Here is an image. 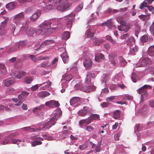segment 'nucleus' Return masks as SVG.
Wrapping results in <instances>:
<instances>
[{
    "mask_svg": "<svg viewBox=\"0 0 154 154\" xmlns=\"http://www.w3.org/2000/svg\"><path fill=\"white\" fill-rule=\"evenodd\" d=\"M67 2L66 0H63V2H59L60 5L61 6H63L65 8V11L67 10V6L66 5Z\"/></svg>",
    "mask_w": 154,
    "mask_h": 154,
    "instance_id": "8fccbe9b",
    "label": "nucleus"
},
{
    "mask_svg": "<svg viewBox=\"0 0 154 154\" xmlns=\"http://www.w3.org/2000/svg\"><path fill=\"white\" fill-rule=\"evenodd\" d=\"M20 30L21 31L26 30V34L28 36H34L36 35L42 34V33H38V31H41V28H38L35 29L34 28L30 26H28L26 22L23 23L22 26H20Z\"/></svg>",
    "mask_w": 154,
    "mask_h": 154,
    "instance_id": "20e7f679",
    "label": "nucleus"
},
{
    "mask_svg": "<svg viewBox=\"0 0 154 154\" xmlns=\"http://www.w3.org/2000/svg\"><path fill=\"white\" fill-rule=\"evenodd\" d=\"M154 1V0H145L140 4L139 6L140 8L142 9L144 7H147V3L148 4H151Z\"/></svg>",
    "mask_w": 154,
    "mask_h": 154,
    "instance_id": "b1692460",
    "label": "nucleus"
},
{
    "mask_svg": "<svg viewBox=\"0 0 154 154\" xmlns=\"http://www.w3.org/2000/svg\"><path fill=\"white\" fill-rule=\"evenodd\" d=\"M89 119L88 117L87 119L81 120L79 122V125L82 128L83 126H85L90 124L91 122Z\"/></svg>",
    "mask_w": 154,
    "mask_h": 154,
    "instance_id": "412c9836",
    "label": "nucleus"
},
{
    "mask_svg": "<svg viewBox=\"0 0 154 154\" xmlns=\"http://www.w3.org/2000/svg\"><path fill=\"white\" fill-rule=\"evenodd\" d=\"M10 142L8 137H5L1 142V144L2 145H6L8 144Z\"/></svg>",
    "mask_w": 154,
    "mask_h": 154,
    "instance_id": "a18cd8bd",
    "label": "nucleus"
},
{
    "mask_svg": "<svg viewBox=\"0 0 154 154\" xmlns=\"http://www.w3.org/2000/svg\"><path fill=\"white\" fill-rule=\"evenodd\" d=\"M141 29V26L139 24H137L135 25V34L137 37L139 32Z\"/></svg>",
    "mask_w": 154,
    "mask_h": 154,
    "instance_id": "473e14b6",
    "label": "nucleus"
},
{
    "mask_svg": "<svg viewBox=\"0 0 154 154\" xmlns=\"http://www.w3.org/2000/svg\"><path fill=\"white\" fill-rule=\"evenodd\" d=\"M131 79L133 82H136L137 81V77L135 73H133L131 76Z\"/></svg>",
    "mask_w": 154,
    "mask_h": 154,
    "instance_id": "e2e57ef3",
    "label": "nucleus"
},
{
    "mask_svg": "<svg viewBox=\"0 0 154 154\" xmlns=\"http://www.w3.org/2000/svg\"><path fill=\"white\" fill-rule=\"evenodd\" d=\"M18 48L17 47V46L16 45L10 48L8 51L9 52H12L15 51Z\"/></svg>",
    "mask_w": 154,
    "mask_h": 154,
    "instance_id": "052dcab7",
    "label": "nucleus"
},
{
    "mask_svg": "<svg viewBox=\"0 0 154 154\" xmlns=\"http://www.w3.org/2000/svg\"><path fill=\"white\" fill-rule=\"evenodd\" d=\"M53 42V41L52 40H46L43 42L40 45V46L36 50H38L42 47L46 46Z\"/></svg>",
    "mask_w": 154,
    "mask_h": 154,
    "instance_id": "bb28decb",
    "label": "nucleus"
},
{
    "mask_svg": "<svg viewBox=\"0 0 154 154\" xmlns=\"http://www.w3.org/2000/svg\"><path fill=\"white\" fill-rule=\"evenodd\" d=\"M62 113V112L60 109L58 108L55 110L53 112L54 116L55 118H57V119L60 116Z\"/></svg>",
    "mask_w": 154,
    "mask_h": 154,
    "instance_id": "393cba45",
    "label": "nucleus"
},
{
    "mask_svg": "<svg viewBox=\"0 0 154 154\" xmlns=\"http://www.w3.org/2000/svg\"><path fill=\"white\" fill-rule=\"evenodd\" d=\"M85 35L87 37H91L94 36V33L93 32L91 33L90 30L88 29L86 32Z\"/></svg>",
    "mask_w": 154,
    "mask_h": 154,
    "instance_id": "bf43d9fd",
    "label": "nucleus"
},
{
    "mask_svg": "<svg viewBox=\"0 0 154 154\" xmlns=\"http://www.w3.org/2000/svg\"><path fill=\"white\" fill-rule=\"evenodd\" d=\"M16 27L14 24H11L10 27V29L11 30V32L13 34H14V32L15 30Z\"/></svg>",
    "mask_w": 154,
    "mask_h": 154,
    "instance_id": "0e129e2a",
    "label": "nucleus"
},
{
    "mask_svg": "<svg viewBox=\"0 0 154 154\" xmlns=\"http://www.w3.org/2000/svg\"><path fill=\"white\" fill-rule=\"evenodd\" d=\"M44 105H41L38 106L34 108L33 110V112H37L40 110L41 109L44 108Z\"/></svg>",
    "mask_w": 154,
    "mask_h": 154,
    "instance_id": "c03bdc74",
    "label": "nucleus"
},
{
    "mask_svg": "<svg viewBox=\"0 0 154 154\" xmlns=\"http://www.w3.org/2000/svg\"><path fill=\"white\" fill-rule=\"evenodd\" d=\"M43 138L38 137L37 136L32 135L30 137V139L32 140H36L32 141L31 142L32 146H35L37 145H40L42 144V142L40 140H43L44 139L48 140H57L58 138V135L56 134H53L52 136H50L47 133H45L42 135Z\"/></svg>",
    "mask_w": 154,
    "mask_h": 154,
    "instance_id": "f257e3e1",
    "label": "nucleus"
},
{
    "mask_svg": "<svg viewBox=\"0 0 154 154\" xmlns=\"http://www.w3.org/2000/svg\"><path fill=\"white\" fill-rule=\"evenodd\" d=\"M72 75L69 74L65 75L63 78V79L68 82L72 79Z\"/></svg>",
    "mask_w": 154,
    "mask_h": 154,
    "instance_id": "de8ad7c7",
    "label": "nucleus"
},
{
    "mask_svg": "<svg viewBox=\"0 0 154 154\" xmlns=\"http://www.w3.org/2000/svg\"><path fill=\"white\" fill-rule=\"evenodd\" d=\"M129 37V35L128 34V33H126L122 35L120 37V38L122 39H127Z\"/></svg>",
    "mask_w": 154,
    "mask_h": 154,
    "instance_id": "774afa93",
    "label": "nucleus"
},
{
    "mask_svg": "<svg viewBox=\"0 0 154 154\" xmlns=\"http://www.w3.org/2000/svg\"><path fill=\"white\" fill-rule=\"evenodd\" d=\"M6 26H3L1 25L0 26V35H4L6 32V29H5Z\"/></svg>",
    "mask_w": 154,
    "mask_h": 154,
    "instance_id": "37998d69",
    "label": "nucleus"
},
{
    "mask_svg": "<svg viewBox=\"0 0 154 154\" xmlns=\"http://www.w3.org/2000/svg\"><path fill=\"white\" fill-rule=\"evenodd\" d=\"M142 59H140L139 61V62L137 63L136 65V67H143L146 65V64L142 63Z\"/></svg>",
    "mask_w": 154,
    "mask_h": 154,
    "instance_id": "3c124183",
    "label": "nucleus"
},
{
    "mask_svg": "<svg viewBox=\"0 0 154 154\" xmlns=\"http://www.w3.org/2000/svg\"><path fill=\"white\" fill-rule=\"evenodd\" d=\"M103 40L99 38H96L94 39L92 41L93 45L95 46H98L100 45L103 42Z\"/></svg>",
    "mask_w": 154,
    "mask_h": 154,
    "instance_id": "7c9ffc66",
    "label": "nucleus"
},
{
    "mask_svg": "<svg viewBox=\"0 0 154 154\" xmlns=\"http://www.w3.org/2000/svg\"><path fill=\"white\" fill-rule=\"evenodd\" d=\"M137 46L135 45L130 46V51L132 55L134 54L135 52H137Z\"/></svg>",
    "mask_w": 154,
    "mask_h": 154,
    "instance_id": "72a5a7b5",
    "label": "nucleus"
},
{
    "mask_svg": "<svg viewBox=\"0 0 154 154\" xmlns=\"http://www.w3.org/2000/svg\"><path fill=\"white\" fill-rule=\"evenodd\" d=\"M81 99L78 97H74L72 98L70 101V104L71 105L74 107L80 105L81 102Z\"/></svg>",
    "mask_w": 154,
    "mask_h": 154,
    "instance_id": "ddd939ff",
    "label": "nucleus"
},
{
    "mask_svg": "<svg viewBox=\"0 0 154 154\" xmlns=\"http://www.w3.org/2000/svg\"><path fill=\"white\" fill-rule=\"evenodd\" d=\"M113 117L116 119H119L120 117V114L119 110H116L114 112L113 114Z\"/></svg>",
    "mask_w": 154,
    "mask_h": 154,
    "instance_id": "4c0bfd02",
    "label": "nucleus"
},
{
    "mask_svg": "<svg viewBox=\"0 0 154 154\" xmlns=\"http://www.w3.org/2000/svg\"><path fill=\"white\" fill-rule=\"evenodd\" d=\"M24 17V14L23 12L20 13L13 17V21L16 26H22V20Z\"/></svg>",
    "mask_w": 154,
    "mask_h": 154,
    "instance_id": "0eeeda50",
    "label": "nucleus"
},
{
    "mask_svg": "<svg viewBox=\"0 0 154 154\" xmlns=\"http://www.w3.org/2000/svg\"><path fill=\"white\" fill-rule=\"evenodd\" d=\"M105 39L109 41L113 45H115L116 43V41L113 40L112 38L111 37L110 35H106L105 37Z\"/></svg>",
    "mask_w": 154,
    "mask_h": 154,
    "instance_id": "a19ab883",
    "label": "nucleus"
},
{
    "mask_svg": "<svg viewBox=\"0 0 154 154\" xmlns=\"http://www.w3.org/2000/svg\"><path fill=\"white\" fill-rule=\"evenodd\" d=\"M58 60V58L57 57L55 58L53 60L52 62V67L55 68L56 67L57 65V62Z\"/></svg>",
    "mask_w": 154,
    "mask_h": 154,
    "instance_id": "6e6d98bb",
    "label": "nucleus"
},
{
    "mask_svg": "<svg viewBox=\"0 0 154 154\" xmlns=\"http://www.w3.org/2000/svg\"><path fill=\"white\" fill-rule=\"evenodd\" d=\"M57 119V118L56 119L54 117H53L49 121L46 123L44 124L42 123L39 124L38 126L39 128H37L36 130H45L48 129L55 124Z\"/></svg>",
    "mask_w": 154,
    "mask_h": 154,
    "instance_id": "423d86ee",
    "label": "nucleus"
},
{
    "mask_svg": "<svg viewBox=\"0 0 154 154\" xmlns=\"http://www.w3.org/2000/svg\"><path fill=\"white\" fill-rule=\"evenodd\" d=\"M41 11L40 10H37L30 18V20L32 22L36 21L41 14Z\"/></svg>",
    "mask_w": 154,
    "mask_h": 154,
    "instance_id": "a211bd4d",
    "label": "nucleus"
},
{
    "mask_svg": "<svg viewBox=\"0 0 154 154\" xmlns=\"http://www.w3.org/2000/svg\"><path fill=\"white\" fill-rule=\"evenodd\" d=\"M29 93L26 91H23L18 96L19 101L18 103L15 104V106H20L22 103L25 100V98L29 94Z\"/></svg>",
    "mask_w": 154,
    "mask_h": 154,
    "instance_id": "1a4fd4ad",
    "label": "nucleus"
},
{
    "mask_svg": "<svg viewBox=\"0 0 154 154\" xmlns=\"http://www.w3.org/2000/svg\"><path fill=\"white\" fill-rule=\"evenodd\" d=\"M59 51L63 52L62 54H61L60 56L63 62L64 63H67L69 60V57L66 51V49L63 47H61L59 49Z\"/></svg>",
    "mask_w": 154,
    "mask_h": 154,
    "instance_id": "9d476101",
    "label": "nucleus"
},
{
    "mask_svg": "<svg viewBox=\"0 0 154 154\" xmlns=\"http://www.w3.org/2000/svg\"><path fill=\"white\" fill-rule=\"evenodd\" d=\"M53 42V41L52 40H46L43 42L40 45V46L36 50H38L42 47L46 46Z\"/></svg>",
    "mask_w": 154,
    "mask_h": 154,
    "instance_id": "a878e982",
    "label": "nucleus"
},
{
    "mask_svg": "<svg viewBox=\"0 0 154 154\" xmlns=\"http://www.w3.org/2000/svg\"><path fill=\"white\" fill-rule=\"evenodd\" d=\"M123 74L122 73H121L117 74H116L115 76L114 81L116 82V81L121 80L123 78Z\"/></svg>",
    "mask_w": 154,
    "mask_h": 154,
    "instance_id": "58836bf2",
    "label": "nucleus"
},
{
    "mask_svg": "<svg viewBox=\"0 0 154 154\" xmlns=\"http://www.w3.org/2000/svg\"><path fill=\"white\" fill-rule=\"evenodd\" d=\"M61 82L62 88H66L68 86V82L63 79L61 80Z\"/></svg>",
    "mask_w": 154,
    "mask_h": 154,
    "instance_id": "09e8293b",
    "label": "nucleus"
},
{
    "mask_svg": "<svg viewBox=\"0 0 154 154\" xmlns=\"http://www.w3.org/2000/svg\"><path fill=\"white\" fill-rule=\"evenodd\" d=\"M16 3L14 2H11L6 5V7L9 10H12L16 6Z\"/></svg>",
    "mask_w": 154,
    "mask_h": 154,
    "instance_id": "c85d7f7f",
    "label": "nucleus"
},
{
    "mask_svg": "<svg viewBox=\"0 0 154 154\" xmlns=\"http://www.w3.org/2000/svg\"><path fill=\"white\" fill-rule=\"evenodd\" d=\"M91 109L87 106L84 107L83 108L79 111L78 113L81 116H84L89 113L91 112Z\"/></svg>",
    "mask_w": 154,
    "mask_h": 154,
    "instance_id": "f8f14e48",
    "label": "nucleus"
},
{
    "mask_svg": "<svg viewBox=\"0 0 154 154\" xmlns=\"http://www.w3.org/2000/svg\"><path fill=\"white\" fill-rule=\"evenodd\" d=\"M75 16V14L71 13L65 18V21L66 23L68 28L70 29L71 27L72 21L73 20Z\"/></svg>",
    "mask_w": 154,
    "mask_h": 154,
    "instance_id": "9b49d317",
    "label": "nucleus"
},
{
    "mask_svg": "<svg viewBox=\"0 0 154 154\" xmlns=\"http://www.w3.org/2000/svg\"><path fill=\"white\" fill-rule=\"evenodd\" d=\"M14 82L15 81L12 78L6 79L3 81L4 85L6 87H9L13 85Z\"/></svg>",
    "mask_w": 154,
    "mask_h": 154,
    "instance_id": "6ab92c4d",
    "label": "nucleus"
},
{
    "mask_svg": "<svg viewBox=\"0 0 154 154\" xmlns=\"http://www.w3.org/2000/svg\"><path fill=\"white\" fill-rule=\"evenodd\" d=\"M149 87L150 86L149 85H145L137 90L138 93L141 94L142 97H143V96L146 95L147 94L146 89Z\"/></svg>",
    "mask_w": 154,
    "mask_h": 154,
    "instance_id": "4468645a",
    "label": "nucleus"
},
{
    "mask_svg": "<svg viewBox=\"0 0 154 154\" xmlns=\"http://www.w3.org/2000/svg\"><path fill=\"white\" fill-rule=\"evenodd\" d=\"M88 147V145L86 143H85L84 144L80 145L79 148L80 150H83Z\"/></svg>",
    "mask_w": 154,
    "mask_h": 154,
    "instance_id": "680f3d73",
    "label": "nucleus"
},
{
    "mask_svg": "<svg viewBox=\"0 0 154 154\" xmlns=\"http://www.w3.org/2000/svg\"><path fill=\"white\" fill-rule=\"evenodd\" d=\"M107 11L109 13H116L119 12V11L118 10H112L110 8L108 9Z\"/></svg>",
    "mask_w": 154,
    "mask_h": 154,
    "instance_id": "69168bd1",
    "label": "nucleus"
},
{
    "mask_svg": "<svg viewBox=\"0 0 154 154\" xmlns=\"http://www.w3.org/2000/svg\"><path fill=\"white\" fill-rule=\"evenodd\" d=\"M91 73L90 72H88L86 75V77L85 78V82L86 84H89L91 80Z\"/></svg>",
    "mask_w": 154,
    "mask_h": 154,
    "instance_id": "ea45409f",
    "label": "nucleus"
},
{
    "mask_svg": "<svg viewBox=\"0 0 154 154\" xmlns=\"http://www.w3.org/2000/svg\"><path fill=\"white\" fill-rule=\"evenodd\" d=\"M45 104L47 106L53 108L58 107L60 104L58 101L54 100H51L45 103Z\"/></svg>",
    "mask_w": 154,
    "mask_h": 154,
    "instance_id": "2eb2a0df",
    "label": "nucleus"
},
{
    "mask_svg": "<svg viewBox=\"0 0 154 154\" xmlns=\"http://www.w3.org/2000/svg\"><path fill=\"white\" fill-rule=\"evenodd\" d=\"M81 83L82 81L80 79H75L72 82V85L74 86V88L76 90H80L87 93L92 91H94L96 89L95 87L92 86H85L82 87Z\"/></svg>",
    "mask_w": 154,
    "mask_h": 154,
    "instance_id": "7ed1b4c3",
    "label": "nucleus"
},
{
    "mask_svg": "<svg viewBox=\"0 0 154 154\" xmlns=\"http://www.w3.org/2000/svg\"><path fill=\"white\" fill-rule=\"evenodd\" d=\"M121 25L118 27V30L121 32H126L128 31L131 26L130 24H126L124 21H122L120 22Z\"/></svg>",
    "mask_w": 154,
    "mask_h": 154,
    "instance_id": "6e6552de",
    "label": "nucleus"
},
{
    "mask_svg": "<svg viewBox=\"0 0 154 154\" xmlns=\"http://www.w3.org/2000/svg\"><path fill=\"white\" fill-rule=\"evenodd\" d=\"M26 74V72L22 71L19 72L17 75H16L15 77L17 79H20L23 76L25 75Z\"/></svg>",
    "mask_w": 154,
    "mask_h": 154,
    "instance_id": "e433bc0d",
    "label": "nucleus"
},
{
    "mask_svg": "<svg viewBox=\"0 0 154 154\" xmlns=\"http://www.w3.org/2000/svg\"><path fill=\"white\" fill-rule=\"evenodd\" d=\"M27 43V41L25 40L20 41L19 42L16 43V45L17 46V47L18 48H22V47L24 46Z\"/></svg>",
    "mask_w": 154,
    "mask_h": 154,
    "instance_id": "2f4dec72",
    "label": "nucleus"
},
{
    "mask_svg": "<svg viewBox=\"0 0 154 154\" xmlns=\"http://www.w3.org/2000/svg\"><path fill=\"white\" fill-rule=\"evenodd\" d=\"M119 59L121 66H123L126 64V62L122 57H120Z\"/></svg>",
    "mask_w": 154,
    "mask_h": 154,
    "instance_id": "864d4df0",
    "label": "nucleus"
},
{
    "mask_svg": "<svg viewBox=\"0 0 154 154\" xmlns=\"http://www.w3.org/2000/svg\"><path fill=\"white\" fill-rule=\"evenodd\" d=\"M5 20H4L1 23V25L2 26H6V23L8 22L10 20V19L9 17H3Z\"/></svg>",
    "mask_w": 154,
    "mask_h": 154,
    "instance_id": "49530a36",
    "label": "nucleus"
},
{
    "mask_svg": "<svg viewBox=\"0 0 154 154\" xmlns=\"http://www.w3.org/2000/svg\"><path fill=\"white\" fill-rule=\"evenodd\" d=\"M142 61V63H143L146 64H146L147 63L150 64L152 62V61L150 59L146 57L143 59Z\"/></svg>",
    "mask_w": 154,
    "mask_h": 154,
    "instance_id": "603ef678",
    "label": "nucleus"
},
{
    "mask_svg": "<svg viewBox=\"0 0 154 154\" xmlns=\"http://www.w3.org/2000/svg\"><path fill=\"white\" fill-rule=\"evenodd\" d=\"M70 36V34L69 32H65L61 35V38L65 40H67Z\"/></svg>",
    "mask_w": 154,
    "mask_h": 154,
    "instance_id": "f704fd0d",
    "label": "nucleus"
},
{
    "mask_svg": "<svg viewBox=\"0 0 154 154\" xmlns=\"http://www.w3.org/2000/svg\"><path fill=\"white\" fill-rule=\"evenodd\" d=\"M139 17L143 21H146L148 20L150 17L148 15H141L139 16Z\"/></svg>",
    "mask_w": 154,
    "mask_h": 154,
    "instance_id": "79ce46f5",
    "label": "nucleus"
},
{
    "mask_svg": "<svg viewBox=\"0 0 154 154\" xmlns=\"http://www.w3.org/2000/svg\"><path fill=\"white\" fill-rule=\"evenodd\" d=\"M149 38L148 36L146 35H144L141 37L140 40L143 42H146L148 40Z\"/></svg>",
    "mask_w": 154,
    "mask_h": 154,
    "instance_id": "5fc2aeb1",
    "label": "nucleus"
},
{
    "mask_svg": "<svg viewBox=\"0 0 154 154\" xmlns=\"http://www.w3.org/2000/svg\"><path fill=\"white\" fill-rule=\"evenodd\" d=\"M101 25L102 26H106L109 28H111L113 26L112 22L111 20H108L106 22L102 23Z\"/></svg>",
    "mask_w": 154,
    "mask_h": 154,
    "instance_id": "cd10ccee",
    "label": "nucleus"
},
{
    "mask_svg": "<svg viewBox=\"0 0 154 154\" xmlns=\"http://www.w3.org/2000/svg\"><path fill=\"white\" fill-rule=\"evenodd\" d=\"M83 4L81 3L78 6H77L75 9V11H81L83 7Z\"/></svg>",
    "mask_w": 154,
    "mask_h": 154,
    "instance_id": "4d7b16f0",
    "label": "nucleus"
},
{
    "mask_svg": "<svg viewBox=\"0 0 154 154\" xmlns=\"http://www.w3.org/2000/svg\"><path fill=\"white\" fill-rule=\"evenodd\" d=\"M110 78L108 75L104 74L102 78L101 82L102 83L104 84L106 86H107L110 83Z\"/></svg>",
    "mask_w": 154,
    "mask_h": 154,
    "instance_id": "dca6fc26",
    "label": "nucleus"
},
{
    "mask_svg": "<svg viewBox=\"0 0 154 154\" xmlns=\"http://www.w3.org/2000/svg\"><path fill=\"white\" fill-rule=\"evenodd\" d=\"M149 30L151 32L152 34L154 36V22L153 23L152 25L150 26Z\"/></svg>",
    "mask_w": 154,
    "mask_h": 154,
    "instance_id": "338daca9",
    "label": "nucleus"
},
{
    "mask_svg": "<svg viewBox=\"0 0 154 154\" xmlns=\"http://www.w3.org/2000/svg\"><path fill=\"white\" fill-rule=\"evenodd\" d=\"M33 80V78L32 77L26 76L24 78L23 80V82L25 84H30L31 83Z\"/></svg>",
    "mask_w": 154,
    "mask_h": 154,
    "instance_id": "5701e85b",
    "label": "nucleus"
},
{
    "mask_svg": "<svg viewBox=\"0 0 154 154\" xmlns=\"http://www.w3.org/2000/svg\"><path fill=\"white\" fill-rule=\"evenodd\" d=\"M84 66L87 69H91L92 66V62L89 58H87L83 62Z\"/></svg>",
    "mask_w": 154,
    "mask_h": 154,
    "instance_id": "f3484780",
    "label": "nucleus"
},
{
    "mask_svg": "<svg viewBox=\"0 0 154 154\" xmlns=\"http://www.w3.org/2000/svg\"><path fill=\"white\" fill-rule=\"evenodd\" d=\"M29 57H30L31 59L34 62H36V61L47 60L49 58L48 57H47L42 56H40L37 57H35L34 55H30Z\"/></svg>",
    "mask_w": 154,
    "mask_h": 154,
    "instance_id": "aec40b11",
    "label": "nucleus"
},
{
    "mask_svg": "<svg viewBox=\"0 0 154 154\" xmlns=\"http://www.w3.org/2000/svg\"><path fill=\"white\" fill-rule=\"evenodd\" d=\"M52 23L50 20H45L42 22L38 27L41 28V30H39L38 33L42 35H48L54 32L56 29V28H50Z\"/></svg>",
    "mask_w": 154,
    "mask_h": 154,
    "instance_id": "f03ea898",
    "label": "nucleus"
},
{
    "mask_svg": "<svg viewBox=\"0 0 154 154\" xmlns=\"http://www.w3.org/2000/svg\"><path fill=\"white\" fill-rule=\"evenodd\" d=\"M90 118L91 122L94 120H98L100 119L99 116L97 114L93 115L88 117Z\"/></svg>",
    "mask_w": 154,
    "mask_h": 154,
    "instance_id": "c9c22d12",
    "label": "nucleus"
},
{
    "mask_svg": "<svg viewBox=\"0 0 154 154\" xmlns=\"http://www.w3.org/2000/svg\"><path fill=\"white\" fill-rule=\"evenodd\" d=\"M50 95V93L46 91H42L38 93L37 96L41 98H44Z\"/></svg>",
    "mask_w": 154,
    "mask_h": 154,
    "instance_id": "4be33fe9",
    "label": "nucleus"
},
{
    "mask_svg": "<svg viewBox=\"0 0 154 154\" xmlns=\"http://www.w3.org/2000/svg\"><path fill=\"white\" fill-rule=\"evenodd\" d=\"M63 2V0H57L54 2L52 4H48L44 8V10L46 11H48L52 9H56L57 10L60 11H65V8L63 6H60L59 2Z\"/></svg>",
    "mask_w": 154,
    "mask_h": 154,
    "instance_id": "39448f33",
    "label": "nucleus"
},
{
    "mask_svg": "<svg viewBox=\"0 0 154 154\" xmlns=\"http://www.w3.org/2000/svg\"><path fill=\"white\" fill-rule=\"evenodd\" d=\"M23 130L26 131H29L31 132H33L35 131V129L33 128H31L30 127H26L23 128H22Z\"/></svg>",
    "mask_w": 154,
    "mask_h": 154,
    "instance_id": "13d9d810",
    "label": "nucleus"
},
{
    "mask_svg": "<svg viewBox=\"0 0 154 154\" xmlns=\"http://www.w3.org/2000/svg\"><path fill=\"white\" fill-rule=\"evenodd\" d=\"M43 84L45 85V87L43 86L41 88L42 90L47 89L51 85V82L49 80L47 81L46 82H45L42 84H40L39 85L41 86Z\"/></svg>",
    "mask_w": 154,
    "mask_h": 154,
    "instance_id": "c756f323",
    "label": "nucleus"
}]
</instances>
